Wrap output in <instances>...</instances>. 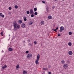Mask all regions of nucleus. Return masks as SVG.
<instances>
[{
	"mask_svg": "<svg viewBox=\"0 0 74 74\" xmlns=\"http://www.w3.org/2000/svg\"><path fill=\"white\" fill-rule=\"evenodd\" d=\"M13 24L14 25V29L16 30V28H17L18 29H19V28H20V25H17V23L16 22V21H14Z\"/></svg>",
	"mask_w": 74,
	"mask_h": 74,
	"instance_id": "1",
	"label": "nucleus"
},
{
	"mask_svg": "<svg viewBox=\"0 0 74 74\" xmlns=\"http://www.w3.org/2000/svg\"><path fill=\"white\" fill-rule=\"evenodd\" d=\"M40 59V54H38L37 56V59L35 61V63L37 64H39V60Z\"/></svg>",
	"mask_w": 74,
	"mask_h": 74,
	"instance_id": "2",
	"label": "nucleus"
},
{
	"mask_svg": "<svg viewBox=\"0 0 74 74\" xmlns=\"http://www.w3.org/2000/svg\"><path fill=\"white\" fill-rule=\"evenodd\" d=\"M27 58H29V59H30V58H32V54H28L27 56Z\"/></svg>",
	"mask_w": 74,
	"mask_h": 74,
	"instance_id": "3",
	"label": "nucleus"
},
{
	"mask_svg": "<svg viewBox=\"0 0 74 74\" xmlns=\"http://www.w3.org/2000/svg\"><path fill=\"white\" fill-rule=\"evenodd\" d=\"M64 29V27L63 26H61L60 27V30H59L60 32L61 33L63 31Z\"/></svg>",
	"mask_w": 74,
	"mask_h": 74,
	"instance_id": "4",
	"label": "nucleus"
},
{
	"mask_svg": "<svg viewBox=\"0 0 74 74\" xmlns=\"http://www.w3.org/2000/svg\"><path fill=\"white\" fill-rule=\"evenodd\" d=\"M29 13L30 14H34L33 9H31L29 10Z\"/></svg>",
	"mask_w": 74,
	"mask_h": 74,
	"instance_id": "5",
	"label": "nucleus"
},
{
	"mask_svg": "<svg viewBox=\"0 0 74 74\" xmlns=\"http://www.w3.org/2000/svg\"><path fill=\"white\" fill-rule=\"evenodd\" d=\"M63 67L64 69H67V68L68 67V66L67 65V64H64Z\"/></svg>",
	"mask_w": 74,
	"mask_h": 74,
	"instance_id": "6",
	"label": "nucleus"
},
{
	"mask_svg": "<svg viewBox=\"0 0 74 74\" xmlns=\"http://www.w3.org/2000/svg\"><path fill=\"white\" fill-rule=\"evenodd\" d=\"M26 26V25L24 23H23L21 24V27L23 28H25Z\"/></svg>",
	"mask_w": 74,
	"mask_h": 74,
	"instance_id": "7",
	"label": "nucleus"
},
{
	"mask_svg": "<svg viewBox=\"0 0 74 74\" xmlns=\"http://www.w3.org/2000/svg\"><path fill=\"white\" fill-rule=\"evenodd\" d=\"M8 50L10 52H12L13 51V49L12 48L10 47L8 48Z\"/></svg>",
	"mask_w": 74,
	"mask_h": 74,
	"instance_id": "8",
	"label": "nucleus"
},
{
	"mask_svg": "<svg viewBox=\"0 0 74 74\" xmlns=\"http://www.w3.org/2000/svg\"><path fill=\"white\" fill-rule=\"evenodd\" d=\"M23 74H27V71L23 70Z\"/></svg>",
	"mask_w": 74,
	"mask_h": 74,
	"instance_id": "9",
	"label": "nucleus"
},
{
	"mask_svg": "<svg viewBox=\"0 0 74 74\" xmlns=\"http://www.w3.org/2000/svg\"><path fill=\"white\" fill-rule=\"evenodd\" d=\"M68 53L69 55H73V52L71 51H69Z\"/></svg>",
	"mask_w": 74,
	"mask_h": 74,
	"instance_id": "10",
	"label": "nucleus"
},
{
	"mask_svg": "<svg viewBox=\"0 0 74 74\" xmlns=\"http://www.w3.org/2000/svg\"><path fill=\"white\" fill-rule=\"evenodd\" d=\"M18 23L20 24H21V23H22V20H18Z\"/></svg>",
	"mask_w": 74,
	"mask_h": 74,
	"instance_id": "11",
	"label": "nucleus"
},
{
	"mask_svg": "<svg viewBox=\"0 0 74 74\" xmlns=\"http://www.w3.org/2000/svg\"><path fill=\"white\" fill-rule=\"evenodd\" d=\"M48 18L50 19H52V17L51 16H48Z\"/></svg>",
	"mask_w": 74,
	"mask_h": 74,
	"instance_id": "12",
	"label": "nucleus"
},
{
	"mask_svg": "<svg viewBox=\"0 0 74 74\" xmlns=\"http://www.w3.org/2000/svg\"><path fill=\"white\" fill-rule=\"evenodd\" d=\"M23 19L24 21H27V19H26V17L24 16L23 17Z\"/></svg>",
	"mask_w": 74,
	"mask_h": 74,
	"instance_id": "13",
	"label": "nucleus"
},
{
	"mask_svg": "<svg viewBox=\"0 0 74 74\" xmlns=\"http://www.w3.org/2000/svg\"><path fill=\"white\" fill-rule=\"evenodd\" d=\"M44 21H41L40 23L41 25H44Z\"/></svg>",
	"mask_w": 74,
	"mask_h": 74,
	"instance_id": "14",
	"label": "nucleus"
},
{
	"mask_svg": "<svg viewBox=\"0 0 74 74\" xmlns=\"http://www.w3.org/2000/svg\"><path fill=\"white\" fill-rule=\"evenodd\" d=\"M33 24V22L32 21H30L29 23V25H32Z\"/></svg>",
	"mask_w": 74,
	"mask_h": 74,
	"instance_id": "15",
	"label": "nucleus"
},
{
	"mask_svg": "<svg viewBox=\"0 0 74 74\" xmlns=\"http://www.w3.org/2000/svg\"><path fill=\"white\" fill-rule=\"evenodd\" d=\"M68 45H69V46H71L72 44L71 43V42H69L68 43Z\"/></svg>",
	"mask_w": 74,
	"mask_h": 74,
	"instance_id": "16",
	"label": "nucleus"
},
{
	"mask_svg": "<svg viewBox=\"0 0 74 74\" xmlns=\"http://www.w3.org/2000/svg\"><path fill=\"white\" fill-rule=\"evenodd\" d=\"M16 68L18 69H19V68H20V67H19V64H18L16 66Z\"/></svg>",
	"mask_w": 74,
	"mask_h": 74,
	"instance_id": "17",
	"label": "nucleus"
},
{
	"mask_svg": "<svg viewBox=\"0 0 74 74\" xmlns=\"http://www.w3.org/2000/svg\"><path fill=\"white\" fill-rule=\"evenodd\" d=\"M14 8H16V9H17V8H18V7L17 5H16L14 6Z\"/></svg>",
	"mask_w": 74,
	"mask_h": 74,
	"instance_id": "18",
	"label": "nucleus"
},
{
	"mask_svg": "<svg viewBox=\"0 0 74 74\" xmlns=\"http://www.w3.org/2000/svg\"><path fill=\"white\" fill-rule=\"evenodd\" d=\"M28 45L29 46H31V47H32V43H30L28 44Z\"/></svg>",
	"mask_w": 74,
	"mask_h": 74,
	"instance_id": "19",
	"label": "nucleus"
},
{
	"mask_svg": "<svg viewBox=\"0 0 74 74\" xmlns=\"http://www.w3.org/2000/svg\"><path fill=\"white\" fill-rule=\"evenodd\" d=\"M69 35H71V34H72V32H69Z\"/></svg>",
	"mask_w": 74,
	"mask_h": 74,
	"instance_id": "20",
	"label": "nucleus"
},
{
	"mask_svg": "<svg viewBox=\"0 0 74 74\" xmlns=\"http://www.w3.org/2000/svg\"><path fill=\"white\" fill-rule=\"evenodd\" d=\"M64 62H64V60H63L61 61V63L62 64H64Z\"/></svg>",
	"mask_w": 74,
	"mask_h": 74,
	"instance_id": "21",
	"label": "nucleus"
},
{
	"mask_svg": "<svg viewBox=\"0 0 74 74\" xmlns=\"http://www.w3.org/2000/svg\"><path fill=\"white\" fill-rule=\"evenodd\" d=\"M0 34H1V36H3V32H2Z\"/></svg>",
	"mask_w": 74,
	"mask_h": 74,
	"instance_id": "22",
	"label": "nucleus"
},
{
	"mask_svg": "<svg viewBox=\"0 0 74 74\" xmlns=\"http://www.w3.org/2000/svg\"><path fill=\"white\" fill-rule=\"evenodd\" d=\"M43 70H48V69L47 68H43L42 69Z\"/></svg>",
	"mask_w": 74,
	"mask_h": 74,
	"instance_id": "23",
	"label": "nucleus"
},
{
	"mask_svg": "<svg viewBox=\"0 0 74 74\" xmlns=\"http://www.w3.org/2000/svg\"><path fill=\"white\" fill-rule=\"evenodd\" d=\"M29 13H30V12H29V11H27V14H29Z\"/></svg>",
	"mask_w": 74,
	"mask_h": 74,
	"instance_id": "24",
	"label": "nucleus"
},
{
	"mask_svg": "<svg viewBox=\"0 0 74 74\" xmlns=\"http://www.w3.org/2000/svg\"><path fill=\"white\" fill-rule=\"evenodd\" d=\"M34 14L35 15H37L38 13H37V12H36L34 13Z\"/></svg>",
	"mask_w": 74,
	"mask_h": 74,
	"instance_id": "25",
	"label": "nucleus"
},
{
	"mask_svg": "<svg viewBox=\"0 0 74 74\" xmlns=\"http://www.w3.org/2000/svg\"><path fill=\"white\" fill-rule=\"evenodd\" d=\"M37 9L36 8H34V11H37Z\"/></svg>",
	"mask_w": 74,
	"mask_h": 74,
	"instance_id": "26",
	"label": "nucleus"
},
{
	"mask_svg": "<svg viewBox=\"0 0 74 74\" xmlns=\"http://www.w3.org/2000/svg\"><path fill=\"white\" fill-rule=\"evenodd\" d=\"M31 17H34V15L33 14H32L31 15Z\"/></svg>",
	"mask_w": 74,
	"mask_h": 74,
	"instance_id": "27",
	"label": "nucleus"
},
{
	"mask_svg": "<svg viewBox=\"0 0 74 74\" xmlns=\"http://www.w3.org/2000/svg\"><path fill=\"white\" fill-rule=\"evenodd\" d=\"M11 9H12V8H11V7H9V10H11Z\"/></svg>",
	"mask_w": 74,
	"mask_h": 74,
	"instance_id": "28",
	"label": "nucleus"
},
{
	"mask_svg": "<svg viewBox=\"0 0 74 74\" xmlns=\"http://www.w3.org/2000/svg\"><path fill=\"white\" fill-rule=\"evenodd\" d=\"M2 15H3V13H0V16H1Z\"/></svg>",
	"mask_w": 74,
	"mask_h": 74,
	"instance_id": "29",
	"label": "nucleus"
},
{
	"mask_svg": "<svg viewBox=\"0 0 74 74\" xmlns=\"http://www.w3.org/2000/svg\"><path fill=\"white\" fill-rule=\"evenodd\" d=\"M3 66L4 67V68H6V67H7V66L6 65H4Z\"/></svg>",
	"mask_w": 74,
	"mask_h": 74,
	"instance_id": "30",
	"label": "nucleus"
},
{
	"mask_svg": "<svg viewBox=\"0 0 74 74\" xmlns=\"http://www.w3.org/2000/svg\"><path fill=\"white\" fill-rule=\"evenodd\" d=\"M53 32H57V31H56V29H55L53 30Z\"/></svg>",
	"mask_w": 74,
	"mask_h": 74,
	"instance_id": "31",
	"label": "nucleus"
},
{
	"mask_svg": "<svg viewBox=\"0 0 74 74\" xmlns=\"http://www.w3.org/2000/svg\"><path fill=\"white\" fill-rule=\"evenodd\" d=\"M30 42V39H29L28 40V42Z\"/></svg>",
	"mask_w": 74,
	"mask_h": 74,
	"instance_id": "32",
	"label": "nucleus"
},
{
	"mask_svg": "<svg viewBox=\"0 0 74 74\" xmlns=\"http://www.w3.org/2000/svg\"><path fill=\"white\" fill-rule=\"evenodd\" d=\"M34 44H37V42L36 41H34Z\"/></svg>",
	"mask_w": 74,
	"mask_h": 74,
	"instance_id": "33",
	"label": "nucleus"
},
{
	"mask_svg": "<svg viewBox=\"0 0 74 74\" xmlns=\"http://www.w3.org/2000/svg\"><path fill=\"white\" fill-rule=\"evenodd\" d=\"M26 53H29L28 51H27L25 52Z\"/></svg>",
	"mask_w": 74,
	"mask_h": 74,
	"instance_id": "34",
	"label": "nucleus"
},
{
	"mask_svg": "<svg viewBox=\"0 0 74 74\" xmlns=\"http://www.w3.org/2000/svg\"><path fill=\"white\" fill-rule=\"evenodd\" d=\"M2 69H3V70H4V66H3V67H2Z\"/></svg>",
	"mask_w": 74,
	"mask_h": 74,
	"instance_id": "35",
	"label": "nucleus"
},
{
	"mask_svg": "<svg viewBox=\"0 0 74 74\" xmlns=\"http://www.w3.org/2000/svg\"><path fill=\"white\" fill-rule=\"evenodd\" d=\"M54 8H55V6H53L52 7V8L53 9H54Z\"/></svg>",
	"mask_w": 74,
	"mask_h": 74,
	"instance_id": "36",
	"label": "nucleus"
},
{
	"mask_svg": "<svg viewBox=\"0 0 74 74\" xmlns=\"http://www.w3.org/2000/svg\"><path fill=\"white\" fill-rule=\"evenodd\" d=\"M2 16V18H4V15H2V16Z\"/></svg>",
	"mask_w": 74,
	"mask_h": 74,
	"instance_id": "37",
	"label": "nucleus"
},
{
	"mask_svg": "<svg viewBox=\"0 0 74 74\" xmlns=\"http://www.w3.org/2000/svg\"><path fill=\"white\" fill-rule=\"evenodd\" d=\"M51 65H49L48 67H49V68H51Z\"/></svg>",
	"mask_w": 74,
	"mask_h": 74,
	"instance_id": "38",
	"label": "nucleus"
},
{
	"mask_svg": "<svg viewBox=\"0 0 74 74\" xmlns=\"http://www.w3.org/2000/svg\"><path fill=\"white\" fill-rule=\"evenodd\" d=\"M42 3H44V4H45V1H42Z\"/></svg>",
	"mask_w": 74,
	"mask_h": 74,
	"instance_id": "39",
	"label": "nucleus"
},
{
	"mask_svg": "<svg viewBox=\"0 0 74 74\" xmlns=\"http://www.w3.org/2000/svg\"><path fill=\"white\" fill-rule=\"evenodd\" d=\"M58 37H60V34H58Z\"/></svg>",
	"mask_w": 74,
	"mask_h": 74,
	"instance_id": "40",
	"label": "nucleus"
},
{
	"mask_svg": "<svg viewBox=\"0 0 74 74\" xmlns=\"http://www.w3.org/2000/svg\"><path fill=\"white\" fill-rule=\"evenodd\" d=\"M49 74H52V73L51 72H49L48 73Z\"/></svg>",
	"mask_w": 74,
	"mask_h": 74,
	"instance_id": "41",
	"label": "nucleus"
},
{
	"mask_svg": "<svg viewBox=\"0 0 74 74\" xmlns=\"http://www.w3.org/2000/svg\"><path fill=\"white\" fill-rule=\"evenodd\" d=\"M58 29V27H57L56 28V30H57Z\"/></svg>",
	"mask_w": 74,
	"mask_h": 74,
	"instance_id": "42",
	"label": "nucleus"
},
{
	"mask_svg": "<svg viewBox=\"0 0 74 74\" xmlns=\"http://www.w3.org/2000/svg\"><path fill=\"white\" fill-rule=\"evenodd\" d=\"M47 12H48V11H49L48 10H47Z\"/></svg>",
	"mask_w": 74,
	"mask_h": 74,
	"instance_id": "43",
	"label": "nucleus"
},
{
	"mask_svg": "<svg viewBox=\"0 0 74 74\" xmlns=\"http://www.w3.org/2000/svg\"><path fill=\"white\" fill-rule=\"evenodd\" d=\"M23 42H25V41H23Z\"/></svg>",
	"mask_w": 74,
	"mask_h": 74,
	"instance_id": "44",
	"label": "nucleus"
},
{
	"mask_svg": "<svg viewBox=\"0 0 74 74\" xmlns=\"http://www.w3.org/2000/svg\"><path fill=\"white\" fill-rule=\"evenodd\" d=\"M54 30V29H52V30Z\"/></svg>",
	"mask_w": 74,
	"mask_h": 74,
	"instance_id": "45",
	"label": "nucleus"
},
{
	"mask_svg": "<svg viewBox=\"0 0 74 74\" xmlns=\"http://www.w3.org/2000/svg\"><path fill=\"white\" fill-rule=\"evenodd\" d=\"M55 1H57L58 0H54Z\"/></svg>",
	"mask_w": 74,
	"mask_h": 74,
	"instance_id": "46",
	"label": "nucleus"
},
{
	"mask_svg": "<svg viewBox=\"0 0 74 74\" xmlns=\"http://www.w3.org/2000/svg\"><path fill=\"white\" fill-rule=\"evenodd\" d=\"M10 14H11V12H10Z\"/></svg>",
	"mask_w": 74,
	"mask_h": 74,
	"instance_id": "47",
	"label": "nucleus"
},
{
	"mask_svg": "<svg viewBox=\"0 0 74 74\" xmlns=\"http://www.w3.org/2000/svg\"><path fill=\"white\" fill-rule=\"evenodd\" d=\"M62 1H64V0H62Z\"/></svg>",
	"mask_w": 74,
	"mask_h": 74,
	"instance_id": "48",
	"label": "nucleus"
},
{
	"mask_svg": "<svg viewBox=\"0 0 74 74\" xmlns=\"http://www.w3.org/2000/svg\"><path fill=\"white\" fill-rule=\"evenodd\" d=\"M9 36H10V35H9Z\"/></svg>",
	"mask_w": 74,
	"mask_h": 74,
	"instance_id": "49",
	"label": "nucleus"
}]
</instances>
